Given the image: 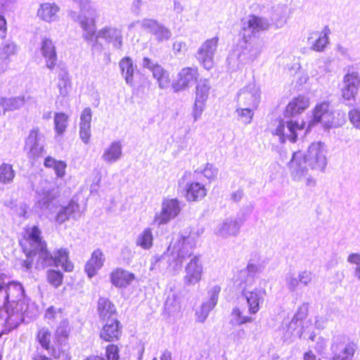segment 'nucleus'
I'll list each match as a JSON object with an SVG mask.
<instances>
[{
  "label": "nucleus",
  "instance_id": "f257e3e1",
  "mask_svg": "<svg viewBox=\"0 0 360 360\" xmlns=\"http://www.w3.org/2000/svg\"><path fill=\"white\" fill-rule=\"evenodd\" d=\"M30 300L18 281H0V337L15 328L24 320Z\"/></svg>",
  "mask_w": 360,
  "mask_h": 360
},
{
  "label": "nucleus",
  "instance_id": "f03ea898",
  "mask_svg": "<svg viewBox=\"0 0 360 360\" xmlns=\"http://www.w3.org/2000/svg\"><path fill=\"white\" fill-rule=\"evenodd\" d=\"M18 243L22 252L29 259L37 257L41 261L51 259L47 243L44 240L41 229L37 225L25 227Z\"/></svg>",
  "mask_w": 360,
  "mask_h": 360
},
{
  "label": "nucleus",
  "instance_id": "7ed1b4c3",
  "mask_svg": "<svg viewBox=\"0 0 360 360\" xmlns=\"http://www.w3.org/2000/svg\"><path fill=\"white\" fill-rule=\"evenodd\" d=\"M290 162L297 174L302 173L308 169L322 170L327 163L326 150L321 143H313L306 153L300 150L293 153Z\"/></svg>",
  "mask_w": 360,
  "mask_h": 360
},
{
  "label": "nucleus",
  "instance_id": "20e7f679",
  "mask_svg": "<svg viewBox=\"0 0 360 360\" xmlns=\"http://www.w3.org/2000/svg\"><path fill=\"white\" fill-rule=\"evenodd\" d=\"M70 330L65 327H58L54 333L55 346L52 345V333L46 327L39 328L35 334L37 342L45 350L49 352L53 359H58L67 354L63 347L68 345Z\"/></svg>",
  "mask_w": 360,
  "mask_h": 360
},
{
  "label": "nucleus",
  "instance_id": "39448f33",
  "mask_svg": "<svg viewBox=\"0 0 360 360\" xmlns=\"http://www.w3.org/2000/svg\"><path fill=\"white\" fill-rule=\"evenodd\" d=\"M334 112L327 101H322L315 105L311 111V118L307 125V131L320 124L324 128H330L334 124Z\"/></svg>",
  "mask_w": 360,
  "mask_h": 360
},
{
  "label": "nucleus",
  "instance_id": "423d86ee",
  "mask_svg": "<svg viewBox=\"0 0 360 360\" xmlns=\"http://www.w3.org/2000/svg\"><path fill=\"white\" fill-rule=\"evenodd\" d=\"M198 68H183L178 72L176 79L171 84V87L175 93L185 91L198 81Z\"/></svg>",
  "mask_w": 360,
  "mask_h": 360
},
{
  "label": "nucleus",
  "instance_id": "0eeeda50",
  "mask_svg": "<svg viewBox=\"0 0 360 360\" xmlns=\"http://www.w3.org/2000/svg\"><path fill=\"white\" fill-rule=\"evenodd\" d=\"M99 330V338L105 342H114L120 340L122 335V324L118 318L103 321Z\"/></svg>",
  "mask_w": 360,
  "mask_h": 360
},
{
  "label": "nucleus",
  "instance_id": "6e6552de",
  "mask_svg": "<svg viewBox=\"0 0 360 360\" xmlns=\"http://www.w3.org/2000/svg\"><path fill=\"white\" fill-rule=\"evenodd\" d=\"M210 89L211 86L206 79L198 83L195 86V101L193 108V115L195 120L201 116L205 109Z\"/></svg>",
  "mask_w": 360,
  "mask_h": 360
},
{
  "label": "nucleus",
  "instance_id": "1a4fd4ad",
  "mask_svg": "<svg viewBox=\"0 0 360 360\" xmlns=\"http://www.w3.org/2000/svg\"><path fill=\"white\" fill-rule=\"evenodd\" d=\"M309 106V98L304 94H299L288 103L285 107L283 115L288 118L293 117L303 113Z\"/></svg>",
  "mask_w": 360,
  "mask_h": 360
},
{
  "label": "nucleus",
  "instance_id": "9d476101",
  "mask_svg": "<svg viewBox=\"0 0 360 360\" xmlns=\"http://www.w3.org/2000/svg\"><path fill=\"white\" fill-rule=\"evenodd\" d=\"M180 206L176 199H168L162 202L161 212L156 214L155 222L164 224L175 218L180 212Z\"/></svg>",
  "mask_w": 360,
  "mask_h": 360
},
{
  "label": "nucleus",
  "instance_id": "9b49d317",
  "mask_svg": "<svg viewBox=\"0 0 360 360\" xmlns=\"http://www.w3.org/2000/svg\"><path fill=\"white\" fill-rule=\"evenodd\" d=\"M218 41L217 37L207 39L198 51L200 63L207 70L212 67L213 54L217 47Z\"/></svg>",
  "mask_w": 360,
  "mask_h": 360
},
{
  "label": "nucleus",
  "instance_id": "f8f14e48",
  "mask_svg": "<svg viewBox=\"0 0 360 360\" xmlns=\"http://www.w3.org/2000/svg\"><path fill=\"white\" fill-rule=\"evenodd\" d=\"M202 276V266L198 256H193L186 266L184 281L186 285H193L198 283Z\"/></svg>",
  "mask_w": 360,
  "mask_h": 360
},
{
  "label": "nucleus",
  "instance_id": "ddd939ff",
  "mask_svg": "<svg viewBox=\"0 0 360 360\" xmlns=\"http://www.w3.org/2000/svg\"><path fill=\"white\" fill-rule=\"evenodd\" d=\"M109 276L111 284L117 288H127L136 278L133 273L120 267L112 269Z\"/></svg>",
  "mask_w": 360,
  "mask_h": 360
},
{
  "label": "nucleus",
  "instance_id": "4468645a",
  "mask_svg": "<svg viewBox=\"0 0 360 360\" xmlns=\"http://www.w3.org/2000/svg\"><path fill=\"white\" fill-rule=\"evenodd\" d=\"M41 55L44 58L46 66L53 70L58 62L57 52L55 45L49 39H44L41 46Z\"/></svg>",
  "mask_w": 360,
  "mask_h": 360
},
{
  "label": "nucleus",
  "instance_id": "2eb2a0df",
  "mask_svg": "<svg viewBox=\"0 0 360 360\" xmlns=\"http://www.w3.org/2000/svg\"><path fill=\"white\" fill-rule=\"evenodd\" d=\"M97 311L101 321L118 318L115 305L108 298L100 297L97 303Z\"/></svg>",
  "mask_w": 360,
  "mask_h": 360
},
{
  "label": "nucleus",
  "instance_id": "dca6fc26",
  "mask_svg": "<svg viewBox=\"0 0 360 360\" xmlns=\"http://www.w3.org/2000/svg\"><path fill=\"white\" fill-rule=\"evenodd\" d=\"M265 290L255 289L250 291L243 290V295L245 297L248 307V314H256L259 310V304L262 302L263 295Z\"/></svg>",
  "mask_w": 360,
  "mask_h": 360
},
{
  "label": "nucleus",
  "instance_id": "f3484780",
  "mask_svg": "<svg viewBox=\"0 0 360 360\" xmlns=\"http://www.w3.org/2000/svg\"><path fill=\"white\" fill-rule=\"evenodd\" d=\"M105 256L101 249H96L85 264V271L89 278H92L104 264Z\"/></svg>",
  "mask_w": 360,
  "mask_h": 360
},
{
  "label": "nucleus",
  "instance_id": "a211bd4d",
  "mask_svg": "<svg viewBox=\"0 0 360 360\" xmlns=\"http://www.w3.org/2000/svg\"><path fill=\"white\" fill-rule=\"evenodd\" d=\"M51 259L53 260L56 265H60L64 271L72 272L74 270V264L69 258V251L66 248H60L51 255ZM51 260V259H49Z\"/></svg>",
  "mask_w": 360,
  "mask_h": 360
},
{
  "label": "nucleus",
  "instance_id": "6ab92c4d",
  "mask_svg": "<svg viewBox=\"0 0 360 360\" xmlns=\"http://www.w3.org/2000/svg\"><path fill=\"white\" fill-rule=\"evenodd\" d=\"M207 194L205 186L198 182L189 183L185 190V198L188 201H197Z\"/></svg>",
  "mask_w": 360,
  "mask_h": 360
},
{
  "label": "nucleus",
  "instance_id": "aec40b11",
  "mask_svg": "<svg viewBox=\"0 0 360 360\" xmlns=\"http://www.w3.org/2000/svg\"><path fill=\"white\" fill-rule=\"evenodd\" d=\"M44 165L46 168L52 169L58 178L62 179L66 174L68 165L63 160H57L51 156H47L44 159Z\"/></svg>",
  "mask_w": 360,
  "mask_h": 360
},
{
  "label": "nucleus",
  "instance_id": "412c9836",
  "mask_svg": "<svg viewBox=\"0 0 360 360\" xmlns=\"http://www.w3.org/2000/svg\"><path fill=\"white\" fill-rule=\"evenodd\" d=\"M58 10L59 8L56 4L44 3L40 5L37 15L41 20L51 22L55 20Z\"/></svg>",
  "mask_w": 360,
  "mask_h": 360
},
{
  "label": "nucleus",
  "instance_id": "4be33fe9",
  "mask_svg": "<svg viewBox=\"0 0 360 360\" xmlns=\"http://www.w3.org/2000/svg\"><path fill=\"white\" fill-rule=\"evenodd\" d=\"M286 127L288 131V139L295 143L297 139L298 131H302L306 127V122L304 120L299 122L297 120H290L286 122Z\"/></svg>",
  "mask_w": 360,
  "mask_h": 360
},
{
  "label": "nucleus",
  "instance_id": "5701e85b",
  "mask_svg": "<svg viewBox=\"0 0 360 360\" xmlns=\"http://www.w3.org/2000/svg\"><path fill=\"white\" fill-rule=\"evenodd\" d=\"M79 205L74 201H70L58 212L56 217V221L61 224L68 220L77 210Z\"/></svg>",
  "mask_w": 360,
  "mask_h": 360
},
{
  "label": "nucleus",
  "instance_id": "b1692460",
  "mask_svg": "<svg viewBox=\"0 0 360 360\" xmlns=\"http://www.w3.org/2000/svg\"><path fill=\"white\" fill-rule=\"evenodd\" d=\"M231 316V323L238 326L251 323L254 320L252 315L250 314L249 315L245 314L244 310L238 307H236L233 309Z\"/></svg>",
  "mask_w": 360,
  "mask_h": 360
},
{
  "label": "nucleus",
  "instance_id": "393cba45",
  "mask_svg": "<svg viewBox=\"0 0 360 360\" xmlns=\"http://www.w3.org/2000/svg\"><path fill=\"white\" fill-rule=\"evenodd\" d=\"M119 65L126 82L132 83L134 69L131 59L128 56L124 57L120 60Z\"/></svg>",
  "mask_w": 360,
  "mask_h": 360
},
{
  "label": "nucleus",
  "instance_id": "a878e982",
  "mask_svg": "<svg viewBox=\"0 0 360 360\" xmlns=\"http://www.w3.org/2000/svg\"><path fill=\"white\" fill-rule=\"evenodd\" d=\"M356 350V345L353 342L347 343L341 352L335 354L331 360H352Z\"/></svg>",
  "mask_w": 360,
  "mask_h": 360
},
{
  "label": "nucleus",
  "instance_id": "bb28decb",
  "mask_svg": "<svg viewBox=\"0 0 360 360\" xmlns=\"http://www.w3.org/2000/svg\"><path fill=\"white\" fill-rule=\"evenodd\" d=\"M69 116L63 112H56L54 115V129L58 135H62L68 125Z\"/></svg>",
  "mask_w": 360,
  "mask_h": 360
},
{
  "label": "nucleus",
  "instance_id": "cd10ccee",
  "mask_svg": "<svg viewBox=\"0 0 360 360\" xmlns=\"http://www.w3.org/2000/svg\"><path fill=\"white\" fill-rule=\"evenodd\" d=\"M153 77L157 80L160 88L164 89L171 86L169 73L163 68H157L153 73Z\"/></svg>",
  "mask_w": 360,
  "mask_h": 360
},
{
  "label": "nucleus",
  "instance_id": "c85d7f7f",
  "mask_svg": "<svg viewBox=\"0 0 360 360\" xmlns=\"http://www.w3.org/2000/svg\"><path fill=\"white\" fill-rule=\"evenodd\" d=\"M153 236L152 230L150 228L145 229L139 236L136 245L143 249L148 250L153 246Z\"/></svg>",
  "mask_w": 360,
  "mask_h": 360
},
{
  "label": "nucleus",
  "instance_id": "c756f323",
  "mask_svg": "<svg viewBox=\"0 0 360 360\" xmlns=\"http://www.w3.org/2000/svg\"><path fill=\"white\" fill-rule=\"evenodd\" d=\"M121 145L114 142L105 150L103 158L107 162H114L121 156Z\"/></svg>",
  "mask_w": 360,
  "mask_h": 360
},
{
  "label": "nucleus",
  "instance_id": "7c9ffc66",
  "mask_svg": "<svg viewBox=\"0 0 360 360\" xmlns=\"http://www.w3.org/2000/svg\"><path fill=\"white\" fill-rule=\"evenodd\" d=\"M149 32L153 34L158 41H163L169 37V30L162 25L158 24L156 22H153L149 27Z\"/></svg>",
  "mask_w": 360,
  "mask_h": 360
},
{
  "label": "nucleus",
  "instance_id": "2f4dec72",
  "mask_svg": "<svg viewBox=\"0 0 360 360\" xmlns=\"http://www.w3.org/2000/svg\"><path fill=\"white\" fill-rule=\"evenodd\" d=\"M47 282L54 288H58L63 284V274L59 270L49 269L46 271Z\"/></svg>",
  "mask_w": 360,
  "mask_h": 360
},
{
  "label": "nucleus",
  "instance_id": "473e14b6",
  "mask_svg": "<svg viewBox=\"0 0 360 360\" xmlns=\"http://www.w3.org/2000/svg\"><path fill=\"white\" fill-rule=\"evenodd\" d=\"M14 177L15 172L11 165L4 163L0 165V183L8 184Z\"/></svg>",
  "mask_w": 360,
  "mask_h": 360
},
{
  "label": "nucleus",
  "instance_id": "72a5a7b5",
  "mask_svg": "<svg viewBox=\"0 0 360 360\" xmlns=\"http://www.w3.org/2000/svg\"><path fill=\"white\" fill-rule=\"evenodd\" d=\"M269 27V23L262 18L256 15H250L248 27L252 29L254 32L263 31L267 30Z\"/></svg>",
  "mask_w": 360,
  "mask_h": 360
},
{
  "label": "nucleus",
  "instance_id": "f704fd0d",
  "mask_svg": "<svg viewBox=\"0 0 360 360\" xmlns=\"http://www.w3.org/2000/svg\"><path fill=\"white\" fill-rule=\"evenodd\" d=\"M311 273L310 271H304L299 274L298 278H292L289 283V285L292 290H294L299 283L307 285L311 283Z\"/></svg>",
  "mask_w": 360,
  "mask_h": 360
},
{
  "label": "nucleus",
  "instance_id": "c9c22d12",
  "mask_svg": "<svg viewBox=\"0 0 360 360\" xmlns=\"http://www.w3.org/2000/svg\"><path fill=\"white\" fill-rule=\"evenodd\" d=\"M345 86L357 89L360 86V77L356 72H349L344 76Z\"/></svg>",
  "mask_w": 360,
  "mask_h": 360
},
{
  "label": "nucleus",
  "instance_id": "e433bc0d",
  "mask_svg": "<svg viewBox=\"0 0 360 360\" xmlns=\"http://www.w3.org/2000/svg\"><path fill=\"white\" fill-rule=\"evenodd\" d=\"M120 349L117 345L109 344L105 347L106 360H119Z\"/></svg>",
  "mask_w": 360,
  "mask_h": 360
},
{
  "label": "nucleus",
  "instance_id": "4c0bfd02",
  "mask_svg": "<svg viewBox=\"0 0 360 360\" xmlns=\"http://www.w3.org/2000/svg\"><path fill=\"white\" fill-rule=\"evenodd\" d=\"M278 125L272 134L278 136L282 141H284L288 139V133L285 132L286 122L282 119H278Z\"/></svg>",
  "mask_w": 360,
  "mask_h": 360
},
{
  "label": "nucleus",
  "instance_id": "58836bf2",
  "mask_svg": "<svg viewBox=\"0 0 360 360\" xmlns=\"http://www.w3.org/2000/svg\"><path fill=\"white\" fill-rule=\"evenodd\" d=\"M328 37L326 33H320L312 46L313 50L322 51L328 44Z\"/></svg>",
  "mask_w": 360,
  "mask_h": 360
},
{
  "label": "nucleus",
  "instance_id": "ea45409f",
  "mask_svg": "<svg viewBox=\"0 0 360 360\" xmlns=\"http://www.w3.org/2000/svg\"><path fill=\"white\" fill-rule=\"evenodd\" d=\"M58 86L59 89L60 94L62 96H65L68 94L69 90L71 87L70 80L68 77L63 76L60 79Z\"/></svg>",
  "mask_w": 360,
  "mask_h": 360
},
{
  "label": "nucleus",
  "instance_id": "a19ab883",
  "mask_svg": "<svg viewBox=\"0 0 360 360\" xmlns=\"http://www.w3.org/2000/svg\"><path fill=\"white\" fill-rule=\"evenodd\" d=\"M116 32V30L111 29L110 27H104L101 29L95 36L96 40L99 39H104L105 40L110 41L113 36V34Z\"/></svg>",
  "mask_w": 360,
  "mask_h": 360
},
{
  "label": "nucleus",
  "instance_id": "79ce46f5",
  "mask_svg": "<svg viewBox=\"0 0 360 360\" xmlns=\"http://www.w3.org/2000/svg\"><path fill=\"white\" fill-rule=\"evenodd\" d=\"M92 117V110L90 108H85L80 116L79 126H89L91 127V122Z\"/></svg>",
  "mask_w": 360,
  "mask_h": 360
},
{
  "label": "nucleus",
  "instance_id": "37998d69",
  "mask_svg": "<svg viewBox=\"0 0 360 360\" xmlns=\"http://www.w3.org/2000/svg\"><path fill=\"white\" fill-rule=\"evenodd\" d=\"M39 139V129H32L30 131L29 136L26 141V145L29 146L30 150L32 149V147L38 143V141Z\"/></svg>",
  "mask_w": 360,
  "mask_h": 360
},
{
  "label": "nucleus",
  "instance_id": "c03bdc74",
  "mask_svg": "<svg viewBox=\"0 0 360 360\" xmlns=\"http://www.w3.org/2000/svg\"><path fill=\"white\" fill-rule=\"evenodd\" d=\"M202 174L210 181L215 179L217 176V169L212 165L207 164L202 170Z\"/></svg>",
  "mask_w": 360,
  "mask_h": 360
},
{
  "label": "nucleus",
  "instance_id": "a18cd8bd",
  "mask_svg": "<svg viewBox=\"0 0 360 360\" xmlns=\"http://www.w3.org/2000/svg\"><path fill=\"white\" fill-rule=\"evenodd\" d=\"M358 90L345 86L342 89V96L346 101H354Z\"/></svg>",
  "mask_w": 360,
  "mask_h": 360
},
{
  "label": "nucleus",
  "instance_id": "49530a36",
  "mask_svg": "<svg viewBox=\"0 0 360 360\" xmlns=\"http://www.w3.org/2000/svg\"><path fill=\"white\" fill-rule=\"evenodd\" d=\"M238 117L245 122H250L252 118V111L249 108H243L237 110Z\"/></svg>",
  "mask_w": 360,
  "mask_h": 360
},
{
  "label": "nucleus",
  "instance_id": "de8ad7c7",
  "mask_svg": "<svg viewBox=\"0 0 360 360\" xmlns=\"http://www.w3.org/2000/svg\"><path fill=\"white\" fill-rule=\"evenodd\" d=\"M349 117L351 122L356 127L360 128V110L353 109L349 112Z\"/></svg>",
  "mask_w": 360,
  "mask_h": 360
},
{
  "label": "nucleus",
  "instance_id": "09e8293b",
  "mask_svg": "<svg viewBox=\"0 0 360 360\" xmlns=\"http://www.w3.org/2000/svg\"><path fill=\"white\" fill-rule=\"evenodd\" d=\"M90 129L91 127L89 126H79V136L85 143L89 142L91 137Z\"/></svg>",
  "mask_w": 360,
  "mask_h": 360
},
{
  "label": "nucleus",
  "instance_id": "8fccbe9b",
  "mask_svg": "<svg viewBox=\"0 0 360 360\" xmlns=\"http://www.w3.org/2000/svg\"><path fill=\"white\" fill-rule=\"evenodd\" d=\"M143 66L150 70L152 71V73L155 72L157 68H160L161 66L158 63H154L150 58H143Z\"/></svg>",
  "mask_w": 360,
  "mask_h": 360
},
{
  "label": "nucleus",
  "instance_id": "3c124183",
  "mask_svg": "<svg viewBox=\"0 0 360 360\" xmlns=\"http://www.w3.org/2000/svg\"><path fill=\"white\" fill-rule=\"evenodd\" d=\"M60 310H57L54 307L51 306L49 307L45 312V318L48 319H53L56 317L58 312Z\"/></svg>",
  "mask_w": 360,
  "mask_h": 360
},
{
  "label": "nucleus",
  "instance_id": "603ef678",
  "mask_svg": "<svg viewBox=\"0 0 360 360\" xmlns=\"http://www.w3.org/2000/svg\"><path fill=\"white\" fill-rule=\"evenodd\" d=\"M186 45L184 42L176 41L173 44V51L175 53L186 51Z\"/></svg>",
  "mask_w": 360,
  "mask_h": 360
},
{
  "label": "nucleus",
  "instance_id": "864d4df0",
  "mask_svg": "<svg viewBox=\"0 0 360 360\" xmlns=\"http://www.w3.org/2000/svg\"><path fill=\"white\" fill-rule=\"evenodd\" d=\"M6 34V21L3 16L0 15V39L5 37Z\"/></svg>",
  "mask_w": 360,
  "mask_h": 360
},
{
  "label": "nucleus",
  "instance_id": "5fc2aeb1",
  "mask_svg": "<svg viewBox=\"0 0 360 360\" xmlns=\"http://www.w3.org/2000/svg\"><path fill=\"white\" fill-rule=\"evenodd\" d=\"M348 262L351 264L360 265V255L357 253H352L348 257Z\"/></svg>",
  "mask_w": 360,
  "mask_h": 360
},
{
  "label": "nucleus",
  "instance_id": "6e6d98bb",
  "mask_svg": "<svg viewBox=\"0 0 360 360\" xmlns=\"http://www.w3.org/2000/svg\"><path fill=\"white\" fill-rule=\"evenodd\" d=\"M304 360H321L317 358L316 355L312 352V351L309 350L306 352L303 355Z\"/></svg>",
  "mask_w": 360,
  "mask_h": 360
},
{
  "label": "nucleus",
  "instance_id": "4d7b16f0",
  "mask_svg": "<svg viewBox=\"0 0 360 360\" xmlns=\"http://www.w3.org/2000/svg\"><path fill=\"white\" fill-rule=\"evenodd\" d=\"M32 360H52L51 357H49L46 354L41 352H38L34 354L32 357Z\"/></svg>",
  "mask_w": 360,
  "mask_h": 360
},
{
  "label": "nucleus",
  "instance_id": "13d9d810",
  "mask_svg": "<svg viewBox=\"0 0 360 360\" xmlns=\"http://www.w3.org/2000/svg\"><path fill=\"white\" fill-rule=\"evenodd\" d=\"M84 360H105L104 358L98 355H91L86 357Z\"/></svg>",
  "mask_w": 360,
  "mask_h": 360
},
{
  "label": "nucleus",
  "instance_id": "bf43d9fd",
  "mask_svg": "<svg viewBox=\"0 0 360 360\" xmlns=\"http://www.w3.org/2000/svg\"><path fill=\"white\" fill-rule=\"evenodd\" d=\"M23 265L26 267V269H29L32 267V261L26 260L24 262Z\"/></svg>",
  "mask_w": 360,
  "mask_h": 360
},
{
  "label": "nucleus",
  "instance_id": "052dcab7",
  "mask_svg": "<svg viewBox=\"0 0 360 360\" xmlns=\"http://www.w3.org/2000/svg\"><path fill=\"white\" fill-rule=\"evenodd\" d=\"M356 275L360 278V265H357L355 270Z\"/></svg>",
  "mask_w": 360,
  "mask_h": 360
},
{
  "label": "nucleus",
  "instance_id": "680f3d73",
  "mask_svg": "<svg viewBox=\"0 0 360 360\" xmlns=\"http://www.w3.org/2000/svg\"><path fill=\"white\" fill-rule=\"evenodd\" d=\"M255 269V266L253 264H248L246 270L248 271H251Z\"/></svg>",
  "mask_w": 360,
  "mask_h": 360
},
{
  "label": "nucleus",
  "instance_id": "e2e57ef3",
  "mask_svg": "<svg viewBox=\"0 0 360 360\" xmlns=\"http://www.w3.org/2000/svg\"><path fill=\"white\" fill-rule=\"evenodd\" d=\"M81 23H82V27H83L84 30H86V29H87V27H86V22H82Z\"/></svg>",
  "mask_w": 360,
  "mask_h": 360
},
{
  "label": "nucleus",
  "instance_id": "0e129e2a",
  "mask_svg": "<svg viewBox=\"0 0 360 360\" xmlns=\"http://www.w3.org/2000/svg\"><path fill=\"white\" fill-rule=\"evenodd\" d=\"M92 26L94 27L95 26V23H94V20H92Z\"/></svg>",
  "mask_w": 360,
  "mask_h": 360
},
{
  "label": "nucleus",
  "instance_id": "69168bd1",
  "mask_svg": "<svg viewBox=\"0 0 360 360\" xmlns=\"http://www.w3.org/2000/svg\"><path fill=\"white\" fill-rule=\"evenodd\" d=\"M119 43L121 44V38L119 37Z\"/></svg>",
  "mask_w": 360,
  "mask_h": 360
}]
</instances>
